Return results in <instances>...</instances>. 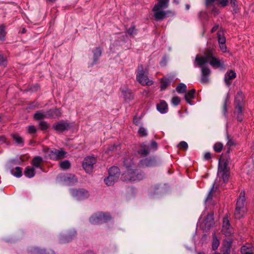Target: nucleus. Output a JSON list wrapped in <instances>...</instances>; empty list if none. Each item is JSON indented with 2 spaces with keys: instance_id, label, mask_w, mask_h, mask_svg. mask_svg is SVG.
Returning a JSON list of instances; mask_svg holds the SVG:
<instances>
[{
  "instance_id": "obj_30",
  "label": "nucleus",
  "mask_w": 254,
  "mask_h": 254,
  "mask_svg": "<svg viewBox=\"0 0 254 254\" xmlns=\"http://www.w3.org/2000/svg\"><path fill=\"white\" fill-rule=\"evenodd\" d=\"M218 40L219 44H225L226 39L223 35V33L222 31H218L217 33Z\"/></svg>"
},
{
  "instance_id": "obj_13",
  "label": "nucleus",
  "mask_w": 254,
  "mask_h": 254,
  "mask_svg": "<svg viewBox=\"0 0 254 254\" xmlns=\"http://www.w3.org/2000/svg\"><path fill=\"white\" fill-rule=\"evenodd\" d=\"M71 194L77 200H82L86 198L89 195L88 191L84 189L72 190Z\"/></svg>"
},
{
  "instance_id": "obj_38",
  "label": "nucleus",
  "mask_w": 254,
  "mask_h": 254,
  "mask_svg": "<svg viewBox=\"0 0 254 254\" xmlns=\"http://www.w3.org/2000/svg\"><path fill=\"white\" fill-rule=\"evenodd\" d=\"M158 2L156 4H159L160 5L165 6V7L168 6V3L169 0H157Z\"/></svg>"
},
{
  "instance_id": "obj_10",
  "label": "nucleus",
  "mask_w": 254,
  "mask_h": 254,
  "mask_svg": "<svg viewBox=\"0 0 254 254\" xmlns=\"http://www.w3.org/2000/svg\"><path fill=\"white\" fill-rule=\"evenodd\" d=\"M96 159L93 157H87L84 158L82 166L87 173H90L93 169V165L96 163Z\"/></svg>"
},
{
  "instance_id": "obj_31",
  "label": "nucleus",
  "mask_w": 254,
  "mask_h": 254,
  "mask_svg": "<svg viewBox=\"0 0 254 254\" xmlns=\"http://www.w3.org/2000/svg\"><path fill=\"white\" fill-rule=\"evenodd\" d=\"M176 90L180 93H185L187 90V86L183 83H180L176 87Z\"/></svg>"
},
{
  "instance_id": "obj_42",
  "label": "nucleus",
  "mask_w": 254,
  "mask_h": 254,
  "mask_svg": "<svg viewBox=\"0 0 254 254\" xmlns=\"http://www.w3.org/2000/svg\"><path fill=\"white\" fill-rule=\"evenodd\" d=\"M178 147L180 149H182L186 150H187V149L188 147V144L187 143V142H186L185 141H182L179 143Z\"/></svg>"
},
{
  "instance_id": "obj_20",
  "label": "nucleus",
  "mask_w": 254,
  "mask_h": 254,
  "mask_svg": "<svg viewBox=\"0 0 254 254\" xmlns=\"http://www.w3.org/2000/svg\"><path fill=\"white\" fill-rule=\"evenodd\" d=\"M173 79V77L171 75L168 77L166 76L162 78L161 80V89L164 90L170 84L171 80Z\"/></svg>"
},
{
  "instance_id": "obj_7",
  "label": "nucleus",
  "mask_w": 254,
  "mask_h": 254,
  "mask_svg": "<svg viewBox=\"0 0 254 254\" xmlns=\"http://www.w3.org/2000/svg\"><path fill=\"white\" fill-rule=\"evenodd\" d=\"M44 151L47 153L51 159L58 160L62 159L66 156V152L63 149H53L50 150L49 148L44 149Z\"/></svg>"
},
{
  "instance_id": "obj_43",
  "label": "nucleus",
  "mask_w": 254,
  "mask_h": 254,
  "mask_svg": "<svg viewBox=\"0 0 254 254\" xmlns=\"http://www.w3.org/2000/svg\"><path fill=\"white\" fill-rule=\"evenodd\" d=\"M172 103L174 105H178L180 103V99L178 97H174L172 99Z\"/></svg>"
},
{
  "instance_id": "obj_32",
  "label": "nucleus",
  "mask_w": 254,
  "mask_h": 254,
  "mask_svg": "<svg viewBox=\"0 0 254 254\" xmlns=\"http://www.w3.org/2000/svg\"><path fill=\"white\" fill-rule=\"evenodd\" d=\"M201 75L203 76H209L211 74V70L210 69L207 67V66H202L201 67Z\"/></svg>"
},
{
  "instance_id": "obj_4",
  "label": "nucleus",
  "mask_w": 254,
  "mask_h": 254,
  "mask_svg": "<svg viewBox=\"0 0 254 254\" xmlns=\"http://www.w3.org/2000/svg\"><path fill=\"white\" fill-rule=\"evenodd\" d=\"M245 197L244 192H241L236 203L235 217L236 219H240L243 217L247 212V208L245 204Z\"/></svg>"
},
{
  "instance_id": "obj_47",
  "label": "nucleus",
  "mask_w": 254,
  "mask_h": 254,
  "mask_svg": "<svg viewBox=\"0 0 254 254\" xmlns=\"http://www.w3.org/2000/svg\"><path fill=\"white\" fill-rule=\"evenodd\" d=\"M68 178L69 179H71V181H70L69 182L72 183V184H74L75 183H76L77 181V179L73 175H70V176Z\"/></svg>"
},
{
  "instance_id": "obj_22",
  "label": "nucleus",
  "mask_w": 254,
  "mask_h": 254,
  "mask_svg": "<svg viewBox=\"0 0 254 254\" xmlns=\"http://www.w3.org/2000/svg\"><path fill=\"white\" fill-rule=\"evenodd\" d=\"M244 106H236L235 113L237 115V118L238 121L241 122L243 120V111Z\"/></svg>"
},
{
  "instance_id": "obj_35",
  "label": "nucleus",
  "mask_w": 254,
  "mask_h": 254,
  "mask_svg": "<svg viewBox=\"0 0 254 254\" xmlns=\"http://www.w3.org/2000/svg\"><path fill=\"white\" fill-rule=\"evenodd\" d=\"M223 148V145L221 142H216L213 146L214 150L217 152H221Z\"/></svg>"
},
{
  "instance_id": "obj_18",
  "label": "nucleus",
  "mask_w": 254,
  "mask_h": 254,
  "mask_svg": "<svg viewBox=\"0 0 254 254\" xmlns=\"http://www.w3.org/2000/svg\"><path fill=\"white\" fill-rule=\"evenodd\" d=\"M236 77V72L233 70H230L228 71L225 75L224 80L227 85H230L231 83V80L234 79Z\"/></svg>"
},
{
  "instance_id": "obj_50",
  "label": "nucleus",
  "mask_w": 254,
  "mask_h": 254,
  "mask_svg": "<svg viewBox=\"0 0 254 254\" xmlns=\"http://www.w3.org/2000/svg\"><path fill=\"white\" fill-rule=\"evenodd\" d=\"M228 3V0H221L220 2H219V3L222 6H226Z\"/></svg>"
},
{
  "instance_id": "obj_5",
  "label": "nucleus",
  "mask_w": 254,
  "mask_h": 254,
  "mask_svg": "<svg viewBox=\"0 0 254 254\" xmlns=\"http://www.w3.org/2000/svg\"><path fill=\"white\" fill-rule=\"evenodd\" d=\"M148 71L144 68L142 65L138 67L136 80L142 85H151L152 84V81L150 80L147 76Z\"/></svg>"
},
{
  "instance_id": "obj_21",
  "label": "nucleus",
  "mask_w": 254,
  "mask_h": 254,
  "mask_svg": "<svg viewBox=\"0 0 254 254\" xmlns=\"http://www.w3.org/2000/svg\"><path fill=\"white\" fill-rule=\"evenodd\" d=\"M242 254H254V248L251 244H247L241 248Z\"/></svg>"
},
{
  "instance_id": "obj_53",
  "label": "nucleus",
  "mask_w": 254,
  "mask_h": 254,
  "mask_svg": "<svg viewBox=\"0 0 254 254\" xmlns=\"http://www.w3.org/2000/svg\"><path fill=\"white\" fill-rule=\"evenodd\" d=\"M133 123L136 125H138L139 124V118L137 117H134L133 119Z\"/></svg>"
},
{
  "instance_id": "obj_17",
  "label": "nucleus",
  "mask_w": 254,
  "mask_h": 254,
  "mask_svg": "<svg viewBox=\"0 0 254 254\" xmlns=\"http://www.w3.org/2000/svg\"><path fill=\"white\" fill-rule=\"evenodd\" d=\"M156 164V161L154 159L145 158L139 161L138 166L140 168L150 167L155 166Z\"/></svg>"
},
{
  "instance_id": "obj_27",
  "label": "nucleus",
  "mask_w": 254,
  "mask_h": 254,
  "mask_svg": "<svg viewBox=\"0 0 254 254\" xmlns=\"http://www.w3.org/2000/svg\"><path fill=\"white\" fill-rule=\"evenodd\" d=\"M149 147L148 146H146L144 144H142L141 146V149L139 151V154L143 156H146L149 154Z\"/></svg>"
},
{
  "instance_id": "obj_25",
  "label": "nucleus",
  "mask_w": 254,
  "mask_h": 254,
  "mask_svg": "<svg viewBox=\"0 0 254 254\" xmlns=\"http://www.w3.org/2000/svg\"><path fill=\"white\" fill-rule=\"evenodd\" d=\"M35 170L33 168L27 167L24 171V174L29 178L33 177L35 175Z\"/></svg>"
},
{
  "instance_id": "obj_51",
  "label": "nucleus",
  "mask_w": 254,
  "mask_h": 254,
  "mask_svg": "<svg viewBox=\"0 0 254 254\" xmlns=\"http://www.w3.org/2000/svg\"><path fill=\"white\" fill-rule=\"evenodd\" d=\"M134 27H131V28H129L128 30H127V33L129 35H132L133 32H134Z\"/></svg>"
},
{
  "instance_id": "obj_58",
  "label": "nucleus",
  "mask_w": 254,
  "mask_h": 254,
  "mask_svg": "<svg viewBox=\"0 0 254 254\" xmlns=\"http://www.w3.org/2000/svg\"><path fill=\"white\" fill-rule=\"evenodd\" d=\"M230 3L234 6H235L237 5V2L236 0H231Z\"/></svg>"
},
{
  "instance_id": "obj_44",
  "label": "nucleus",
  "mask_w": 254,
  "mask_h": 254,
  "mask_svg": "<svg viewBox=\"0 0 254 254\" xmlns=\"http://www.w3.org/2000/svg\"><path fill=\"white\" fill-rule=\"evenodd\" d=\"M40 126L41 127V129L45 130L47 129L49 127L48 125L45 122H41L40 123Z\"/></svg>"
},
{
  "instance_id": "obj_46",
  "label": "nucleus",
  "mask_w": 254,
  "mask_h": 254,
  "mask_svg": "<svg viewBox=\"0 0 254 254\" xmlns=\"http://www.w3.org/2000/svg\"><path fill=\"white\" fill-rule=\"evenodd\" d=\"M235 144H234V142L233 141V140H232L230 137L229 136H228V141H227V146L229 148L231 146L234 145Z\"/></svg>"
},
{
  "instance_id": "obj_45",
  "label": "nucleus",
  "mask_w": 254,
  "mask_h": 254,
  "mask_svg": "<svg viewBox=\"0 0 254 254\" xmlns=\"http://www.w3.org/2000/svg\"><path fill=\"white\" fill-rule=\"evenodd\" d=\"M28 133H33L36 132L37 129L34 126H30L28 127Z\"/></svg>"
},
{
  "instance_id": "obj_49",
  "label": "nucleus",
  "mask_w": 254,
  "mask_h": 254,
  "mask_svg": "<svg viewBox=\"0 0 254 254\" xmlns=\"http://www.w3.org/2000/svg\"><path fill=\"white\" fill-rule=\"evenodd\" d=\"M6 61L5 59L3 57V56L0 54V64H4Z\"/></svg>"
},
{
  "instance_id": "obj_63",
  "label": "nucleus",
  "mask_w": 254,
  "mask_h": 254,
  "mask_svg": "<svg viewBox=\"0 0 254 254\" xmlns=\"http://www.w3.org/2000/svg\"><path fill=\"white\" fill-rule=\"evenodd\" d=\"M213 11L217 12V10L215 9H213Z\"/></svg>"
},
{
  "instance_id": "obj_26",
  "label": "nucleus",
  "mask_w": 254,
  "mask_h": 254,
  "mask_svg": "<svg viewBox=\"0 0 254 254\" xmlns=\"http://www.w3.org/2000/svg\"><path fill=\"white\" fill-rule=\"evenodd\" d=\"M220 244L219 240L216 237L215 234H213V241L212 247L213 250H215L218 248Z\"/></svg>"
},
{
  "instance_id": "obj_15",
  "label": "nucleus",
  "mask_w": 254,
  "mask_h": 254,
  "mask_svg": "<svg viewBox=\"0 0 254 254\" xmlns=\"http://www.w3.org/2000/svg\"><path fill=\"white\" fill-rule=\"evenodd\" d=\"M208 62L207 57V50L204 53V56L197 55L194 61V64L195 66L202 67L203 65Z\"/></svg>"
},
{
  "instance_id": "obj_41",
  "label": "nucleus",
  "mask_w": 254,
  "mask_h": 254,
  "mask_svg": "<svg viewBox=\"0 0 254 254\" xmlns=\"http://www.w3.org/2000/svg\"><path fill=\"white\" fill-rule=\"evenodd\" d=\"M138 133L141 136H145L147 135L146 129L142 127H140L138 130Z\"/></svg>"
},
{
  "instance_id": "obj_40",
  "label": "nucleus",
  "mask_w": 254,
  "mask_h": 254,
  "mask_svg": "<svg viewBox=\"0 0 254 254\" xmlns=\"http://www.w3.org/2000/svg\"><path fill=\"white\" fill-rule=\"evenodd\" d=\"M52 111V112L51 113H52L54 116L53 117H59L61 116V113L58 109H55V110H51ZM51 116V117H52Z\"/></svg>"
},
{
  "instance_id": "obj_48",
  "label": "nucleus",
  "mask_w": 254,
  "mask_h": 254,
  "mask_svg": "<svg viewBox=\"0 0 254 254\" xmlns=\"http://www.w3.org/2000/svg\"><path fill=\"white\" fill-rule=\"evenodd\" d=\"M219 47L222 52H227V47L225 44H219Z\"/></svg>"
},
{
  "instance_id": "obj_34",
  "label": "nucleus",
  "mask_w": 254,
  "mask_h": 254,
  "mask_svg": "<svg viewBox=\"0 0 254 254\" xmlns=\"http://www.w3.org/2000/svg\"><path fill=\"white\" fill-rule=\"evenodd\" d=\"M12 174L16 177H20L22 175V169L17 167L12 171Z\"/></svg>"
},
{
  "instance_id": "obj_56",
  "label": "nucleus",
  "mask_w": 254,
  "mask_h": 254,
  "mask_svg": "<svg viewBox=\"0 0 254 254\" xmlns=\"http://www.w3.org/2000/svg\"><path fill=\"white\" fill-rule=\"evenodd\" d=\"M219 28V25H215L211 29V32L212 33H213L214 32H215Z\"/></svg>"
},
{
  "instance_id": "obj_3",
  "label": "nucleus",
  "mask_w": 254,
  "mask_h": 254,
  "mask_svg": "<svg viewBox=\"0 0 254 254\" xmlns=\"http://www.w3.org/2000/svg\"><path fill=\"white\" fill-rule=\"evenodd\" d=\"M159 4H155L152 9L155 20L157 21L162 20L168 17L174 15V12L173 11L163 10L168 7H165V6L160 5Z\"/></svg>"
},
{
  "instance_id": "obj_1",
  "label": "nucleus",
  "mask_w": 254,
  "mask_h": 254,
  "mask_svg": "<svg viewBox=\"0 0 254 254\" xmlns=\"http://www.w3.org/2000/svg\"><path fill=\"white\" fill-rule=\"evenodd\" d=\"M230 160L228 156H224L223 155L219 159L217 175L219 179H222L224 183L228 181L230 176V168L228 167Z\"/></svg>"
},
{
  "instance_id": "obj_11",
  "label": "nucleus",
  "mask_w": 254,
  "mask_h": 254,
  "mask_svg": "<svg viewBox=\"0 0 254 254\" xmlns=\"http://www.w3.org/2000/svg\"><path fill=\"white\" fill-rule=\"evenodd\" d=\"M214 224L213 215L212 214H208L201 222L202 229L207 231Z\"/></svg>"
},
{
  "instance_id": "obj_52",
  "label": "nucleus",
  "mask_w": 254,
  "mask_h": 254,
  "mask_svg": "<svg viewBox=\"0 0 254 254\" xmlns=\"http://www.w3.org/2000/svg\"><path fill=\"white\" fill-rule=\"evenodd\" d=\"M211 158V154L209 152L205 153L204 154V158L206 160L209 159Z\"/></svg>"
},
{
  "instance_id": "obj_14",
  "label": "nucleus",
  "mask_w": 254,
  "mask_h": 254,
  "mask_svg": "<svg viewBox=\"0 0 254 254\" xmlns=\"http://www.w3.org/2000/svg\"><path fill=\"white\" fill-rule=\"evenodd\" d=\"M70 127L69 123L65 121H61L54 124L53 128L58 131H64L68 129Z\"/></svg>"
},
{
  "instance_id": "obj_6",
  "label": "nucleus",
  "mask_w": 254,
  "mask_h": 254,
  "mask_svg": "<svg viewBox=\"0 0 254 254\" xmlns=\"http://www.w3.org/2000/svg\"><path fill=\"white\" fill-rule=\"evenodd\" d=\"M119 176V169L116 167H112L109 170V176L105 179L104 182L107 186H112L118 180Z\"/></svg>"
},
{
  "instance_id": "obj_2",
  "label": "nucleus",
  "mask_w": 254,
  "mask_h": 254,
  "mask_svg": "<svg viewBox=\"0 0 254 254\" xmlns=\"http://www.w3.org/2000/svg\"><path fill=\"white\" fill-rule=\"evenodd\" d=\"M131 161L129 160L126 161L125 165L127 166V171L123 174L122 179L124 181L133 182L142 180L143 178V174L142 173H136L134 171V166L129 165Z\"/></svg>"
},
{
  "instance_id": "obj_24",
  "label": "nucleus",
  "mask_w": 254,
  "mask_h": 254,
  "mask_svg": "<svg viewBox=\"0 0 254 254\" xmlns=\"http://www.w3.org/2000/svg\"><path fill=\"white\" fill-rule=\"evenodd\" d=\"M42 160L41 157L39 156L35 157L32 160V164L35 167H40L42 164Z\"/></svg>"
},
{
  "instance_id": "obj_62",
  "label": "nucleus",
  "mask_w": 254,
  "mask_h": 254,
  "mask_svg": "<svg viewBox=\"0 0 254 254\" xmlns=\"http://www.w3.org/2000/svg\"><path fill=\"white\" fill-rule=\"evenodd\" d=\"M47 0V1H49L52 2V1H55V0Z\"/></svg>"
},
{
  "instance_id": "obj_36",
  "label": "nucleus",
  "mask_w": 254,
  "mask_h": 254,
  "mask_svg": "<svg viewBox=\"0 0 254 254\" xmlns=\"http://www.w3.org/2000/svg\"><path fill=\"white\" fill-rule=\"evenodd\" d=\"M5 36V27L3 25L0 26V40L3 41Z\"/></svg>"
},
{
  "instance_id": "obj_57",
  "label": "nucleus",
  "mask_w": 254,
  "mask_h": 254,
  "mask_svg": "<svg viewBox=\"0 0 254 254\" xmlns=\"http://www.w3.org/2000/svg\"><path fill=\"white\" fill-rule=\"evenodd\" d=\"M151 146L152 148L156 149L157 148V143L155 141H152L151 143Z\"/></svg>"
},
{
  "instance_id": "obj_39",
  "label": "nucleus",
  "mask_w": 254,
  "mask_h": 254,
  "mask_svg": "<svg viewBox=\"0 0 254 254\" xmlns=\"http://www.w3.org/2000/svg\"><path fill=\"white\" fill-rule=\"evenodd\" d=\"M200 82L202 84H207L209 82V76L201 75Z\"/></svg>"
},
{
  "instance_id": "obj_28",
  "label": "nucleus",
  "mask_w": 254,
  "mask_h": 254,
  "mask_svg": "<svg viewBox=\"0 0 254 254\" xmlns=\"http://www.w3.org/2000/svg\"><path fill=\"white\" fill-rule=\"evenodd\" d=\"M60 167L61 169L65 170L70 168V163L68 160L61 161L59 163Z\"/></svg>"
},
{
  "instance_id": "obj_55",
  "label": "nucleus",
  "mask_w": 254,
  "mask_h": 254,
  "mask_svg": "<svg viewBox=\"0 0 254 254\" xmlns=\"http://www.w3.org/2000/svg\"><path fill=\"white\" fill-rule=\"evenodd\" d=\"M228 101H229V97H228V96H227V98H226V100L225 101L224 105V110L225 112H226V111H227V110H226V104L228 102Z\"/></svg>"
},
{
  "instance_id": "obj_23",
  "label": "nucleus",
  "mask_w": 254,
  "mask_h": 254,
  "mask_svg": "<svg viewBox=\"0 0 254 254\" xmlns=\"http://www.w3.org/2000/svg\"><path fill=\"white\" fill-rule=\"evenodd\" d=\"M157 108L160 112L164 113H165L167 110V104L166 102L162 101L157 105Z\"/></svg>"
},
{
  "instance_id": "obj_8",
  "label": "nucleus",
  "mask_w": 254,
  "mask_h": 254,
  "mask_svg": "<svg viewBox=\"0 0 254 254\" xmlns=\"http://www.w3.org/2000/svg\"><path fill=\"white\" fill-rule=\"evenodd\" d=\"M110 218V215L100 212L93 215L90 218V222L93 224H97L105 222Z\"/></svg>"
},
{
  "instance_id": "obj_54",
  "label": "nucleus",
  "mask_w": 254,
  "mask_h": 254,
  "mask_svg": "<svg viewBox=\"0 0 254 254\" xmlns=\"http://www.w3.org/2000/svg\"><path fill=\"white\" fill-rule=\"evenodd\" d=\"M5 141V138L4 136H0V145Z\"/></svg>"
},
{
  "instance_id": "obj_16",
  "label": "nucleus",
  "mask_w": 254,
  "mask_h": 254,
  "mask_svg": "<svg viewBox=\"0 0 254 254\" xmlns=\"http://www.w3.org/2000/svg\"><path fill=\"white\" fill-rule=\"evenodd\" d=\"M51 110L47 111L46 112L38 111L34 114V118L36 120L48 118L54 116L52 113H51Z\"/></svg>"
},
{
  "instance_id": "obj_12",
  "label": "nucleus",
  "mask_w": 254,
  "mask_h": 254,
  "mask_svg": "<svg viewBox=\"0 0 254 254\" xmlns=\"http://www.w3.org/2000/svg\"><path fill=\"white\" fill-rule=\"evenodd\" d=\"M222 232L226 236H231L234 233L233 229L230 226L227 217L223 218Z\"/></svg>"
},
{
  "instance_id": "obj_61",
  "label": "nucleus",
  "mask_w": 254,
  "mask_h": 254,
  "mask_svg": "<svg viewBox=\"0 0 254 254\" xmlns=\"http://www.w3.org/2000/svg\"><path fill=\"white\" fill-rule=\"evenodd\" d=\"M186 6L187 9H189L190 8V6L188 4H187Z\"/></svg>"
},
{
  "instance_id": "obj_19",
  "label": "nucleus",
  "mask_w": 254,
  "mask_h": 254,
  "mask_svg": "<svg viewBox=\"0 0 254 254\" xmlns=\"http://www.w3.org/2000/svg\"><path fill=\"white\" fill-rule=\"evenodd\" d=\"M244 95L241 91H239L237 93L235 97V107L236 106H244V102L243 101Z\"/></svg>"
},
{
  "instance_id": "obj_29",
  "label": "nucleus",
  "mask_w": 254,
  "mask_h": 254,
  "mask_svg": "<svg viewBox=\"0 0 254 254\" xmlns=\"http://www.w3.org/2000/svg\"><path fill=\"white\" fill-rule=\"evenodd\" d=\"M195 92V89H192L190 90L185 95V98L188 103H190V100L193 98L194 94Z\"/></svg>"
},
{
  "instance_id": "obj_37",
  "label": "nucleus",
  "mask_w": 254,
  "mask_h": 254,
  "mask_svg": "<svg viewBox=\"0 0 254 254\" xmlns=\"http://www.w3.org/2000/svg\"><path fill=\"white\" fill-rule=\"evenodd\" d=\"M13 138L16 142L18 144H21L23 142V139L21 137H20L18 134H14L13 135Z\"/></svg>"
},
{
  "instance_id": "obj_9",
  "label": "nucleus",
  "mask_w": 254,
  "mask_h": 254,
  "mask_svg": "<svg viewBox=\"0 0 254 254\" xmlns=\"http://www.w3.org/2000/svg\"><path fill=\"white\" fill-rule=\"evenodd\" d=\"M213 51L214 50L210 48H208L207 49V57L210 64L215 68L222 66L224 65L223 63L214 56Z\"/></svg>"
},
{
  "instance_id": "obj_59",
  "label": "nucleus",
  "mask_w": 254,
  "mask_h": 254,
  "mask_svg": "<svg viewBox=\"0 0 254 254\" xmlns=\"http://www.w3.org/2000/svg\"><path fill=\"white\" fill-rule=\"evenodd\" d=\"M229 246L226 248V252L224 253L223 254H229L230 253V248Z\"/></svg>"
},
{
  "instance_id": "obj_33",
  "label": "nucleus",
  "mask_w": 254,
  "mask_h": 254,
  "mask_svg": "<svg viewBox=\"0 0 254 254\" xmlns=\"http://www.w3.org/2000/svg\"><path fill=\"white\" fill-rule=\"evenodd\" d=\"M37 254H55V253L51 249H37Z\"/></svg>"
},
{
  "instance_id": "obj_64",
  "label": "nucleus",
  "mask_w": 254,
  "mask_h": 254,
  "mask_svg": "<svg viewBox=\"0 0 254 254\" xmlns=\"http://www.w3.org/2000/svg\"><path fill=\"white\" fill-rule=\"evenodd\" d=\"M198 254H204L203 253L199 252L198 253Z\"/></svg>"
},
{
  "instance_id": "obj_60",
  "label": "nucleus",
  "mask_w": 254,
  "mask_h": 254,
  "mask_svg": "<svg viewBox=\"0 0 254 254\" xmlns=\"http://www.w3.org/2000/svg\"><path fill=\"white\" fill-rule=\"evenodd\" d=\"M128 95H129V97H128V99L130 100L131 99H132L133 98V95L130 93H128Z\"/></svg>"
}]
</instances>
